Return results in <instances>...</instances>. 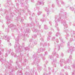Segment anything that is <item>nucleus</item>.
Wrapping results in <instances>:
<instances>
[{
    "mask_svg": "<svg viewBox=\"0 0 75 75\" xmlns=\"http://www.w3.org/2000/svg\"><path fill=\"white\" fill-rule=\"evenodd\" d=\"M59 15L60 16L59 19L58 20V21H61V17H62V18H64V19H66L67 18V16H66L67 15L65 14H64V15L61 16V13H59Z\"/></svg>",
    "mask_w": 75,
    "mask_h": 75,
    "instance_id": "obj_1",
    "label": "nucleus"
},
{
    "mask_svg": "<svg viewBox=\"0 0 75 75\" xmlns=\"http://www.w3.org/2000/svg\"><path fill=\"white\" fill-rule=\"evenodd\" d=\"M8 27L11 28V30H16V26L14 25L13 24H11L10 25H8Z\"/></svg>",
    "mask_w": 75,
    "mask_h": 75,
    "instance_id": "obj_2",
    "label": "nucleus"
},
{
    "mask_svg": "<svg viewBox=\"0 0 75 75\" xmlns=\"http://www.w3.org/2000/svg\"><path fill=\"white\" fill-rule=\"evenodd\" d=\"M65 22H66L65 21H64V23L62 22V21H61V23H64V30H65V28H68V25L66 24V23H65Z\"/></svg>",
    "mask_w": 75,
    "mask_h": 75,
    "instance_id": "obj_3",
    "label": "nucleus"
},
{
    "mask_svg": "<svg viewBox=\"0 0 75 75\" xmlns=\"http://www.w3.org/2000/svg\"><path fill=\"white\" fill-rule=\"evenodd\" d=\"M64 62L65 64H67L68 63V62H69V63H72V61H70L69 59H67V62L65 61H64Z\"/></svg>",
    "mask_w": 75,
    "mask_h": 75,
    "instance_id": "obj_4",
    "label": "nucleus"
},
{
    "mask_svg": "<svg viewBox=\"0 0 75 75\" xmlns=\"http://www.w3.org/2000/svg\"><path fill=\"white\" fill-rule=\"evenodd\" d=\"M42 42L40 43V46H43V47H45V46H47V43L45 42L44 44H42Z\"/></svg>",
    "mask_w": 75,
    "mask_h": 75,
    "instance_id": "obj_5",
    "label": "nucleus"
},
{
    "mask_svg": "<svg viewBox=\"0 0 75 75\" xmlns=\"http://www.w3.org/2000/svg\"><path fill=\"white\" fill-rule=\"evenodd\" d=\"M44 51V50L42 48H40L39 49V50L38 51V52H43Z\"/></svg>",
    "mask_w": 75,
    "mask_h": 75,
    "instance_id": "obj_6",
    "label": "nucleus"
},
{
    "mask_svg": "<svg viewBox=\"0 0 75 75\" xmlns=\"http://www.w3.org/2000/svg\"><path fill=\"white\" fill-rule=\"evenodd\" d=\"M20 47V45H19V44L18 43V44H16L15 46H14V47L15 48H16L17 47Z\"/></svg>",
    "mask_w": 75,
    "mask_h": 75,
    "instance_id": "obj_7",
    "label": "nucleus"
},
{
    "mask_svg": "<svg viewBox=\"0 0 75 75\" xmlns=\"http://www.w3.org/2000/svg\"><path fill=\"white\" fill-rule=\"evenodd\" d=\"M61 47V44H59L57 46V49L58 50H60V47Z\"/></svg>",
    "mask_w": 75,
    "mask_h": 75,
    "instance_id": "obj_8",
    "label": "nucleus"
},
{
    "mask_svg": "<svg viewBox=\"0 0 75 75\" xmlns=\"http://www.w3.org/2000/svg\"><path fill=\"white\" fill-rule=\"evenodd\" d=\"M45 10L46 12H48V13H49V12H50V10H49V9H47V7L45 8Z\"/></svg>",
    "mask_w": 75,
    "mask_h": 75,
    "instance_id": "obj_9",
    "label": "nucleus"
},
{
    "mask_svg": "<svg viewBox=\"0 0 75 75\" xmlns=\"http://www.w3.org/2000/svg\"><path fill=\"white\" fill-rule=\"evenodd\" d=\"M53 54L54 55H55L56 57H57V58H58L59 56L58 55V54H56V53L55 52H53Z\"/></svg>",
    "mask_w": 75,
    "mask_h": 75,
    "instance_id": "obj_10",
    "label": "nucleus"
},
{
    "mask_svg": "<svg viewBox=\"0 0 75 75\" xmlns=\"http://www.w3.org/2000/svg\"><path fill=\"white\" fill-rule=\"evenodd\" d=\"M60 66L61 67H62L63 66V64H61L62 62H63V60L61 59L60 61Z\"/></svg>",
    "mask_w": 75,
    "mask_h": 75,
    "instance_id": "obj_11",
    "label": "nucleus"
},
{
    "mask_svg": "<svg viewBox=\"0 0 75 75\" xmlns=\"http://www.w3.org/2000/svg\"><path fill=\"white\" fill-rule=\"evenodd\" d=\"M33 32H35V33H36L37 32H38V30H36V29H34L33 30Z\"/></svg>",
    "mask_w": 75,
    "mask_h": 75,
    "instance_id": "obj_12",
    "label": "nucleus"
},
{
    "mask_svg": "<svg viewBox=\"0 0 75 75\" xmlns=\"http://www.w3.org/2000/svg\"><path fill=\"white\" fill-rule=\"evenodd\" d=\"M44 28L45 30H47V29H48V27H47V26L46 25H44Z\"/></svg>",
    "mask_w": 75,
    "mask_h": 75,
    "instance_id": "obj_13",
    "label": "nucleus"
},
{
    "mask_svg": "<svg viewBox=\"0 0 75 75\" xmlns=\"http://www.w3.org/2000/svg\"><path fill=\"white\" fill-rule=\"evenodd\" d=\"M37 67L38 70H40V71L41 70V67L40 66H38Z\"/></svg>",
    "mask_w": 75,
    "mask_h": 75,
    "instance_id": "obj_14",
    "label": "nucleus"
},
{
    "mask_svg": "<svg viewBox=\"0 0 75 75\" xmlns=\"http://www.w3.org/2000/svg\"><path fill=\"white\" fill-rule=\"evenodd\" d=\"M9 28H7V29H6L5 30V31L6 32H9Z\"/></svg>",
    "mask_w": 75,
    "mask_h": 75,
    "instance_id": "obj_15",
    "label": "nucleus"
},
{
    "mask_svg": "<svg viewBox=\"0 0 75 75\" xmlns=\"http://www.w3.org/2000/svg\"><path fill=\"white\" fill-rule=\"evenodd\" d=\"M39 4H42V5H44V2H40L39 3Z\"/></svg>",
    "mask_w": 75,
    "mask_h": 75,
    "instance_id": "obj_16",
    "label": "nucleus"
},
{
    "mask_svg": "<svg viewBox=\"0 0 75 75\" xmlns=\"http://www.w3.org/2000/svg\"><path fill=\"white\" fill-rule=\"evenodd\" d=\"M64 11L62 9H61L60 10V13H64Z\"/></svg>",
    "mask_w": 75,
    "mask_h": 75,
    "instance_id": "obj_17",
    "label": "nucleus"
},
{
    "mask_svg": "<svg viewBox=\"0 0 75 75\" xmlns=\"http://www.w3.org/2000/svg\"><path fill=\"white\" fill-rule=\"evenodd\" d=\"M11 38V37H10V36H9L7 38V40L8 42V41L10 40V39Z\"/></svg>",
    "mask_w": 75,
    "mask_h": 75,
    "instance_id": "obj_18",
    "label": "nucleus"
},
{
    "mask_svg": "<svg viewBox=\"0 0 75 75\" xmlns=\"http://www.w3.org/2000/svg\"><path fill=\"white\" fill-rule=\"evenodd\" d=\"M19 38H17L16 39V43H17V42H18V40H19Z\"/></svg>",
    "mask_w": 75,
    "mask_h": 75,
    "instance_id": "obj_19",
    "label": "nucleus"
},
{
    "mask_svg": "<svg viewBox=\"0 0 75 75\" xmlns=\"http://www.w3.org/2000/svg\"><path fill=\"white\" fill-rule=\"evenodd\" d=\"M42 13V12L41 11H39L38 13V16H39V15H40Z\"/></svg>",
    "mask_w": 75,
    "mask_h": 75,
    "instance_id": "obj_20",
    "label": "nucleus"
},
{
    "mask_svg": "<svg viewBox=\"0 0 75 75\" xmlns=\"http://www.w3.org/2000/svg\"><path fill=\"white\" fill-rule=\"evenodd\" d=\"M59 38H60V40L61 42H63V40H62V38H61V37H60Z\"/></svg>",
    "mask_w": 75,
    "mask_h": 75,
    "instance_id": "obj_21",
    "label": "nucleus"
},
{
    "mask_svg": "<svg viewBox=\"0 0 75 75\" xmlns=\"http://www.w3.org/2000/svg\"><path fill=\"white\" fill-rule=\"evenodd\" d=\"M50 59H53V58H54V57H53V56H52V55H51L50 56Z\"/></svg>",
    "mask_w": 75,
    "mask_h": 75,
    "instance_id": "obj_22",
    "label": "nucleus"
},
{
    "mask_svg": "<svg viewBox=\"0 0 75 75\" xmlns=\"http://www.w3.org/2000/svg\"><path fill=\"white\" fill-rule=\"evenodd\" d=\"M40 21H42V22H44V18H42L40 20Z\"/></svg>",
    "mask_w": 75,
    "mask_h": 75,
    "instance_id": "obj_23",
    "label": "nucleus"
},
{
    "mask_svg": "<svg viewBox=\"0 0 75 75\" xmlns=\"http://www.w3.org/2000/svg\"><path fill=\"white\" fill-rule=\"evenodd\" d=\"M25 50H28L29 48H28V47H26L25 48Z\"/></svg>",
    "mask_w": 75,
    "mask_h": 75,
    "instance_id": "obj_24",
    "label": "nucleus"
},
{
    "mask_svg": "<svg viewBox=\"0 0 75 75\" xmlns=\"http://www.w3.org/2000/svg\"><path fill=\"white\" fill-rule=\"evenodd\" d=\"M40 40L44 42V39H43V38H41L40 39Z\"/></svg>",
    "mask_w": 75,
    "mask_h": 75,
    "instance_id": "obj_25",
    "label": "nucleus"
},
{
    "mask_svg": "<svg viewBox=\"0 0 75 75\" xmlns=\"http://www.w3.org/2000/svg\"><path fill=\"white\" fill-rule=\"evenodd\" d=\"M0 61H3V59L0 57Z\"/></svg>",
    "mask_w": 75,
    "mask_h": 75,
    "instance_id": "obj_26",
    "label": "nucleus"
},
{
    "mask_svg": "<svg viewBox=\"0 0 75 75\" xmlns=\"http://www.w3.org/2000/svg\"><path fill=\"white\" fill-rule=\"evenodd\" d=\"M69 58L70 59H72V56L70 55L69 56Z\"/></svg>",
    "mask_w": 75,
    "mask_h": 75,
    "instance_id": "obj_27",
    "label": "nucleus"
},
{
    "mask_svg": "<svg viewBox=\"0 0 75 75\" xmlns=\"http://www.w3.org/2000/svg\"><path fill=\"white\" fill-rule=\"evenodd\" d=\"M56 41L57 43H58V42H59V41H58V39H56Z\"/></svg>",
    "mask_w": 75,
    "mask_h": 75,
    "instance_id": "obj_28",
    "label": "nucleus"
},
{
    "mask_svg": "<svg viewBox=\"0 0 75 75\" xmlns=\"http://www.w3.org/2000/svg\"><path fill=\"white\" fill-rule=\"evenodd\" d=\"M52 7L54 8V7H55V5H54V4H52Z\"/></svg>",
    "mask_w": 75,
    "mask_h": 75,
    "instance_id": "obj_29",
    "label": "nucleus"
},
{
    "mask_svg": "<svg viewBox=\"0 0 75 75\" xmlns=\"http://www.w3.org/2000/svg\"><path fill=\"white\" fill-rule=\"evenodd\" d=\"M55 37H52V40H55Z\"/></svg>",
    "mask_w": 75,
    "mask_h": 75,
    "instance_id": "obj_30",
    "label": "nucleus"
},
{
    "mask_svg": "<svg viewBox=\"0 0 75 75\" xmlns=\"http://www.w3.org/2000/svg\"><path fill=\"white\" fill-rule=\"evenodd\" d=\"M58 25V23H56L55 26L56 27H57Z\"/></svg>",
    "mask_w": 75,
    "mask_h": 75,
    "instance_id": "obj_31",
    "label": "nucleus"
},
{
    "mask_svg": "<svg viewBox=\"0 0 75 75\" xmlns=\"http://www.w3.org/2000/svg\"><path fill=\"white\" fill-rule=\"evenodd\" d=\"M56 61H57V60L56 59L54 60L53 61V62L55 63L56 62Z\"/></svg>",
    "mask_w": 75,
    "mask_h": 75,
    "instance_id": "obj_32",
    "label": "nucleus"
},
{
    "mask_svg": "<svg viewBox=\"0 0 75 75\" xmlns=\"http://www.w3.org/2000/svg\"><path fill=\"white\" fill-rule=\"evenodd\" d=\"M61 4H63L64 5V4H65V3H64V2H62Z\"/></svg>",
    "mask_w": 75,
    "mask_h": 75,
    "instance_id": "obj_33",
    "label": "nucleus"
},
{
    "mask_svg": "<svg viewBox=\"0 0 75 75\" xmlns=\"http://www.w3.org/2000/svg\"><path fill=\"white\" fill-rule=\"evenodd\" d=\"M7 23L8 24V23H10V21H9V20H8Z\"/></svg>",
    "mask_w": 75,
    "mask_h": 75,
    "instance_id": "obj_34",
    "label": "nucleus"
},
{
    "mask_svg": "<svg viewBox=\"0 0 75 75\" xmlns=\"http://www.w3.org/2000/svg\"><path fill=\"white\" fill-rule=\"evenodd\" d=\"M11 49H10L9 50H8V53H10V52H11Z\"/></svg>",
    "mask_w": 75,
    "mask_h": 75,
    "instance_id": "obj_35",
    "label": "nucleus"
},
{
    "mask_svg": "<svg viewBox=\"0 0 75 75\" xmlns=\"http://www.w3.org/2000/svg\"><path fill=\"white\" fill-rule=\"evenodd\" d=\"M59 34L58 33H57L56 35V36H57V37L58 36V35H59Z\"/></svg>",
    "mask_w": 75,
    "mask_h": 75,
    "instance_id": "obj_36",
    "label": "nucleus"
},
{
    "mask_svg": "<svg viewBox=\"0 0 75 75\" xmlns=\"http://www.w3.org/2000/svg\"><path fill=\"white\" fill-rule=\"evenodd\" d=\"M61 56L62 57H64V54L62 53Z\"/></svg>",
    "mask_w": 75,
    "mask_h": 75,
    "instance_id": "obj_37",
    "label": "nucleus"
},
{
    "mask_svg": "<svg viewBox=\"0 0 75 75\" xmlns=\"http://www.w3.org/2000/svg\"><path fill=\"white\" fill-rule=\"evenodd\" d=\"M58 5L59 7H60L61 6V5L59 4V3H58Z\"/></svg>",
    "mask_w": 75,
    "mask_h": 75,
    "instance_id": "obj_38",
    "label": "nucleus"
},
{
    "mask_svg": "<svg viewBox=\"0 0 75 75\" xmlns=\"http://www.w3.org/2000/svg\"><path fill=\"white\" fill-rule=\"evenodd\" d=\"M50 40V39L49 38H47V41H49Z\"/></svg>",
    "mask_w": 75,
    "mask_h": 75,
    "instance_id": "obj_39",
    "label": "nucleus"
},
{
    "mask_svg": "<svg viewBox=\"0 0 75 75\" xmlns=\"http://www.w3.org/2000/svg\"><path fill=\"white\" fill-rule=\"evenodd\" d=\"M68 68L69 69H70V70H71V68H70V67L69 66V67H68Z\"/></svg>",
    "mask_w": 75,
    "mask_h": 75,
    "instance_id": "obj_40",
    "label": "nucleus"
},
{
    "mask_svg": "<svg viewBox=\"0 0 75 75\" xmlns=\"http://www.w3.org/2000/svg\"><path fill=\"white\" fill-rule=\"evenodd\" d=\"M47 54H48V53H47V52H45V55H47Z\"/></svg>",
    "mask_w": 75,
    "mask_h": 75,
    "instance_id": "obj_41",
    "label": "nucleus"
},
{
    "mask_svg": "<svg viewBox=\"0 0 75 75\" xmlns=\"http://www.w3.org/2000/svg\"><path fill=\"white\" fill-rule=\"evenodd\" d=\"M52 34V33L49 32V34H48V35H50L51 34Z\"/></svg>",
    "mask_w": 75,
    "mask_h": 75,
    "instance_id": "obj_42",
    "label": "nucleus"
},
{
    "mask_svg": "<svg viewBox=\"0 0 75 75\" xmlns=\"http://www.w3.org/2000/svg\"><path fill=\"white\" fill-rule=\"evenodd\" d=\"M9 75H13V74H11V72H10L9 73Z\"/></svg>",
    "mask_w": 75,
    "mask_h": 75,
    "instance_id": "obj_43",
    "label": "nucleus"
},
{
    "mask_svg": "<svg viewBox=\"0 0 75 75\" xmlns=\"http://www.w3.org/2000/svg\"><path fill=\"white\" fill-rule=\"evenodd\" d=\"M5 18L6 19H8V16H6Z\"/></svg>",
    "mask_w": 75,
    "mask_h": 75,
    "instance_id": "obj_44",
    "label": "nucleus"
},
{
    "mask_svg": "<svg viewBox=\"0 0 75 75\" xmlns=\"http://www.w3.org/2000/svg\"><path fill=\"white\" fill-rule=\"evenodd\" d=\"M55 18H56V19H55V21L56 23H57V20H56V16L55 17Z\"/></svg>",
    "mask_w": 75,
    "mask_h": 75,
    "instance_id": "obj_45",
    "label": "nucleus"
},
{
    "mask_svg": "<svg viewBox=\"0 0 75 75\" xmlns=\"http://www.w3.org/2000/svg\"><path fill=\"white\" fill-rule=\"evenodd\" d=\"M73 50V51H74V50H75V47H73V49H72Z\"/></svg>",
    "mask_w": 75,
    "mask_h": 75,
    "instance_id": "obj_46",
    "label": "nucleus"
},
{
    "mask_svg": "<svg viewBox=\"0 0 75 75\" xmlns=\"http://www.w3.org/2000/svg\"><path fill=\"white\" fill-rule=\"evenodd\" d=\"M50 25H52V22H50Z\"/></svg>",
    "mask_w": 75,
    "mask_h": 75,
    "instance_id": "obj_47",
    "label": "nucleus"
},
{
    "mask_svg": "<svg viewBox=\"0 0 75 75\" xmlns=\"http://www.w3.org/2000/svg\"><path fill=\"white\" fill-rule=\"evenodd\" d=\"M64 68H65V69H67V67H66V66H65L64 67Z\"/></svg>",
    "mask_w": 75,
    "mask_h": 75,
    "instance_id": "obj_48",
    "label": "nucleus"
},
{
    "mask_svg": "<svg viewBox=\"0 0 75 75\" xmlns=\"http://www.w3.org/2000/svg\"><path fill=\"white\" fill-rule=\"evenodd\" d=\"M9 46H11V43L10 42L9 43Z\"/></svg>",
    "mask_w": 75,
    "mask_h": 75,
    "instance_id": "obj_49",
    "label": "nucleus"
},
{
    "mask_svg": "<svg viewBox=\"0 0 75 75\" xmlns=\"http://www.w3.org/2000/svg\"><path fill=\"white\" fill-rule=\"evenodd\" d=\"M72 67L73 68H75V65H73Z\"/></svg>",
    "mask_w": 75,
    "mask_h": 75,
    "instance_id": "obj_50",
    "label": "nucleus"
},
{
    "mask_svg": "<svg viewBox=\"0 0 75 75\" xmlns=\"http://www.w3.org/2000/svg\"><path fill=\"white\" fill-rule=\"evenodd\" d=\"M43 60H44V59H45V57H43Z\"/></svg>",
    "mask_w": 75,
    "mask_h": 75,
    "instance_id": "obj_51",
    "label": "nucleus"
},
{
    "mask_svg": "<svg viewBox=\"0 0 75 75\" xmlns=\"http://www.w3.org/2000/svg\"><path fill=\"white\" fill-rule=\"evenodd\" d=\"M29 18L30 20H32V18H31V17H29Z\"/></svg>",
    "mask_w": 75,
    "mask_h": 75,
    "instance_id": "obj_52",
    "label": "nucleus"
},
{
    "mask_svg": "<svg viewBox=\"0 0 75 75\" xmlns=\"http://www.w3.org/2000/svg\"><path fill=\"white\" fill-rule=\"evenodd\" d=\"M48 69H49V70H50V69H51V68H50V67H49Z\"/></svg>",
    "mask_w": 75,
    "mask_h": 75,
    "instance_id": "obj_53",
    "label": "nucleus"
},
{
    "mask_svg": "<svg viewBox=\"0 0 75 75\" xmlns=\"http://www.w3.org/2000/svg\"><path fill=\"white\" fill-rule=\"evenodd\" d=\"M43 75H48V74H43Z\"/></svg>",
    "mask_w": 75,
    "mask_h": 75,
    "instance_id": "obj_54",
    "label": "nucleus"
},
{
    "mask_svg": "<svg viewBox=\"0 0 75 75\" xmlns=\"http://www.w3.org/2000/svg\"><path fill=\"white\" fill-rule=\"evenodd\" d=\"M73 34H75V31H73Z\"/></svg>",
    "mask_w": 75,
    "mask_h": 75,
    "instance_id": "obj_55",
    "label": "nucleus"
},
{
    "mask_svg": "<svg viewBox=\"0 0 75 75\" xmlns=\"http://www.w3.org/2000/svg\"><path fill=\"white\" fill-rule=\"evenodd\" d=\"M34 37H37V35H34Z\"/></svg>",
    "mask_w": 75,
    "mask_h": 75,
    "instance_id": "obj_56",
    "label": "nucleus"
},
{
    "mask_svg": "<svg viewBox=\"0 0 75 75\" xmlns=\"http://www.w3.org/2000/svg\"><path fill=\"white\" fill-rule=\"evenodd\" d=\"M45 14H43V17H45Z\"/></svg>",
    "mask_w": 75,
    "mask_h": 75,
    "instance_id": "obj_57",
    "label": "nucleus"
},
{
    "mask_svg": "<svg viewBox=\"0 0 75 75\" xmlns=\"http://www.w3.org/2000/svg\"><path fill=\"white\" fill-rule=\"evenodd\" d=\"M41 25H39V28H41Z\"/></svg>",
    "mask_w": 75,
    "mask_h": 75,
    "instance_id": "obj_58",
    "label": "nucleus"
},
{
    "mask_svg": "<svg viewBox=\"0 0 75 75\" xmlns=\"http://www.w3.org/2000/svg\"><path fill=\"white\" fill-rule=\"evenodd\" d=\"M68 46H69V43H68Z\"/></svg>",
    "mask_w": 75,
    "mask_h": 75,
    "instance_id": "obj_59",
    "label": "nucleus"
},
{
    "mask_svg": "<svg viewBox=\"0 0 75 75\" xmlns=\"http://www.w3.org/2000/svg\"><path fill=\"white\" fill-rule=\"evenodd\" d=\"M32 24V25H34V23H31Z\"/></svg>",
    "mask_w": 75,
    "mask_h": 75,
    "instance_id": "obj_60",
    "label": "nucleus"
},
{
    "mask_svg": "<svg viewBox=\"0 0 75 75\" xmlns=\"http://www.w3.org/2000/svg\"><path fill=\"white\" fill-rule=\"evenodd\" d=\"M51 73L50 72H49V74H51Z\"/></svg>",
    "mask_w": 75,
    "mask_h": 75,
    "instance_id": "obj_61",
    "label": "nucleus"
},
{
    "mask_svg": "<svg viewBox=\"0 0 75 75\" xmlns=\"http://www.w3.org/2000/svg\"><path fill=\"white\" fill-rule=\"evenodd\" d=\"M62 71H64V70L63 69H62Z\"/></svg>",
    "mask_w": 75,
    "mask_h": 75,
    "instance_id": "obj_62",
    "label": "nucleus"
},
{
    "mask_svg": "<svg viewBox=\"0 0 75 75\" xmlns=\"http://www.w3.org/2000/svg\"><path fill=\"white\" fill-rule=\"evenodd\" d=\"M68 52H70V50H68Z\"/></svg>",
    "mask_w": 75,
    "mask_h": 75,
    "instance_id": "obj_63",
    "label": "nucleus"
},
{
    "mask_svg": "<svg viewBox=\"0 0 75 75\" xmlns=\"http://www.w3.org/2000/svg\"><path fill=\"white\" fill-rule=\"evenodd\" d=\"M34 15H35V14L34 13H33V14H32V16H34Z\"/></svg>",
    "mask_w": 75,
    "mask_h": 75,
    "instance_id": "obj_64",
    "label": "nucleus"
}]
</instances>
